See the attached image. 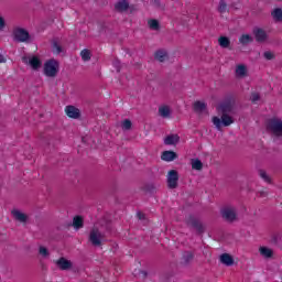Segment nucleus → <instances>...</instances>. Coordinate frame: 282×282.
<instances>
[{"instance_id":"f257e3e1","label":"nucleus","mask_w":282,"mask_h":282,"mask_svg":"<svg viewBox=\"0 0 282 282\" xmlns=\"http://www.w3.org/2000/svg\"><path fill=\"white\" fill-rule=\"evenodd\" d=\"M185 224L187 228H193L196 230L197 235H204L206 232V226L202 220L193 215H189L185 218Z\"/></svg>"},{"instance_id":"dca6fc26","label":"nucleus","mask_w":282,"mask_h":282,"mask_svg":"<svg viewBox=\"0 0 282 282\" xmlns=\"http://www.w3.org/2000/svg\"><path fill=\"white\" fill-rule=\"evenodd\" d=\"M161 160L164 162H173V160H177V153L174 151H164L161 155Z\"/></svg>"},{"instance_id":"39448f33","label":"nucleus","mask_w":282,"mask_h":282,"mask_svg":"<svg viewBox=\"0 0 282 282\" xmlns=\"http://www.w3.org/2000/svg\"><path fill=\"white\" fill-rule=\"evenodd\" d=\"M234 122L235 119H232L230 115H221V119H219V117L213 118V123L215 124L216 129H218V131L221 130V124L224 127H230V124H232Z\"/></svg>"},{"instance_id":"a878e982","label":"nucleus","mask_w":282,"mask_h":282,"mask_svg":"<svg viewBox=\"0 0 282 282\" xmlns=\"http://www.w3.org/2000/svg\"><path fill=\"white\" fill-rule=\"evenodd\" d=\"M252 41H253V39L249 34H243L239 39V43H241V45H250V43H252Z\"/></svg>"},{"instance_id":"2eb2a0df","label":"nucleus","mask_w":282,"mask_h":282,"mask_svg":"<svg viewBox=\"0 0 282 282\" xmlns=\"http://www.w3.org/2000/svg\"><path fill=\"white\" fill-rule=\"evenodd\" d=\"M194 259H195V254L193 252L185 251L181 259V265H184L186 268L187 265H191Z\"/></svg>"},{"instance_id":"6e6552de","label":"nucleus","mask_w":282,"mask_h":282,"mask_svg":"<svg viewBox=\"0 0 282 282\" xmlns=\"http://www.w3.org/2000/svg\"><path fill=\"white\" fill-rule=\"evenodd\" d=\"M177 182H180V173L176 170H171L167 172V188L171 191L177 188Z\"/></svg>"},{"instance_id":"c756f323","label":"nucleus","mask_w":282,"mask_h":282,"mask_svg":"<svg viewBox=\"0 0 282 282\" xmlns=\"http://www.w3.org/2000/svg\"><path fill=\"white\" fill-rule=\"evenodd\" d=\"M148 25H149L150 30H154V31L160 30V21H158L155 19L149 20Z\"/></svg>"},{"instance_id":"0eeeda50","label":"nucleus","mask_w":282,"mask_h":282,"mask_svg":"<svg viewBox=\"0 0 282 282\" xmlns=\"http://www.w3.org/2000/svg\"><path fill=\"white\" fill-rule=\"evenodd\" d=\"M234 109H235V102H232V100L230 99H227L217 106V111L218 113H221V115H230L232 113Z\"/></svg>"},{"instance_id":"c03bdc74","label":"nucleus","mask_w":282,"mask_h":282,"mask_svg":"<svg viewBox=\"0 0 282 282\" xmlns=\"http://www.w3.org/2000/svg\"><path fill=\"white\" fill-rule=\"evenodd\" d=\"M140 274L143 276V279H147L149 273H147V271H140Z\"/></svg>"},{"instance_id":"ddd939ff","label":"nucleus","mask_w":282,"mask_h":282,"mask_svg":"<svg viewBox=\"0 0 282 282\" xmlns=\"http://www.w3.org/2000/svg\"><path fill=\"white\" fill-rule=\"evenodd\" d=\"M65 111L68 118H73L74 120H78V118H80V109L75 106H66Z\"/></svg>"},{"instance_id":"a18cd8bd","label":"nucleus","mask_w":282,"mask_h":282,"mask_svg":"<svg viewBox=\"0 0 282 282\" xmlns=\"http://www.w3.org/2000/svg\"><path fill=\"white\" fill-rule=\"evenodd\" d=\"M139 219H144V215L139 214Z\"/></svg>"},{"instance_id":"9b49d317","label":"nucleus","mask_w":282,"mask_h":282,"mask_svg":"<svg viewBox=\"0 0 282 282\" xmlns=\"http://www.w3.org/2000/svg\"><path fill=\"white\" fill-rule=\"evenodd\" d=\"M253 34L258 43H265V41H268V33L263 29H253Z\"/></svg>"},{"instance_id":"ea45409f","label":"nucleus","mask_w":282,"mask_h":282,"mask_svg":"<svg viewBox=\"0 0 282 282\" xmlns=\"http://www.w3.org/2000/svg\"><path fill=\"white\" fill-rule=\"evenodd\" d=\"M155 184H148L145 185V191H148L149 193H153L155 191Z\"/></svg>"},{"instance_id":"b1692460","label":"nucleus","mask_w":282,"mask_h":282,"mask_svg":"<svg viewBox=\"0 0 282 282\" xmlns=\"http://www.w3.org/2000/svg\"><path fill=\"white\" fill-rule=\"evenodd\" d=\"M169 54H166V52L164 51H156L154 54V58L155 61H159L160 63H164V61H166Z\"/></svg>"},{"instance_id":"f8f14e48","label":"nucleus","mask_w":282,"mask_h":282,"mask_svg":"<svg viewBox=\"0 0 282 282\" xmlns=\"http://www.w3.org/2000/svg\"><path fill=\"white\" fill-rule=\"evenodd\" d=\"M22 61L26 65L29 64L32 67V69H35V70L36 69H41V65H43L41 59L39 57H36V56H33L29 61H28V57H23Z\"/></svg>"},{"instance_id":"c9c22d12","label":"nucleus","mask_w":282,"mask_h":282,"mask_svg":"<svg viewBox=\"0 0 282 282\" xmlns=\"http://www.w3.org/2000/svg\"><path fill=\"white\" fill-rule=\"evenodd\" d=\"M53 52L55 54H61L63 52V46H61L56 41L53 42Z\"/></svg>"},{"instance_id":"f704fd0d","label":"nucleus","mask_w":282,"mask_h":282,"mask_svg":"<svg viewBox=\"0 0 282 282\" xmlns=\"http://www.w3.org/2000/svg\"><path fill=\"white\" fill-rule=\"evenodd\" d=\"M227 9H228V4H226V1L219 0L218 11H219L221 14H224V12H226Z\"/></svg>"},{"instance_id":"58836bf2","label":"nucleus","mask_w":282,"mask_h":282,"mask_svg":"<svg viewBox=\"0 0 282 282\" xmlns=\"http://www.w3.org/2000/svg\"><path fill=\"white\" fill-rule=\"evenodd\" d=\"M261 100V96L259 95V93H252L251 94V102H257Z\"/></svg>"},{"instance_id":"7ed1b4c3","label":"nucleus","mask_w":282,"mask_h":282,"mask_svg":"<svg viewBox=\"0 0 282 282\" xmlns=\"http://www.w3.org/2000/svg\"><path fill=\"white\" fill-rule=\"evenodd\" d=\"M267 131H272L276 138H282V120L271 118L267 121Z\"/></svg>"},{"instance_id":"393cba45","label":"nucleus","mask_w":282,"mask_h":282,"mask_svg":"<svg viewBox=\"0 0 282 282\" xmlns=\"http://www.w3.org/2000/svg\"><path fill=\"white\" fill-rule=\"evenodd\" d=\"M218 43H219L220 47H223L225 50L230 47V39H228L227 36H220L218 39Z\"/></svg>"},{"instance_id":"a211bd4d","label":"nucleus","mask_w":282,"mask_h":282,"mask_svg":"<svg viewBox=\"0 0 282 282\" xmlns=\"http://www.w3.org/2000/svg\"><path fill=\"white\" fill-rule=\"evenodd\" d=\"M11 213L17 221H20L21 224H25V221H28V215L24 213H21L18 209H13Z\"/></svg>"},{"instance_id":"473e14b6","label":"nucleus","mask_w":282,"mask_h":282,"mask_svg":"<svg viewBox=\"0 0 282 282\" xmlns=\"http://www.w3.org/2000/svg\"><path fill=\"white\" fill-rule=\"evenodd\" d=\"M131 127H133V123H132L131 120H129V119L123 120L122 123H121V128H122L124 131L131 130Z\"/></svg>"},{"instance_id":"f3484780","label":"nucleus","mask_w":282,"mask_h":282,"mask_svg":"<svg viewBox=\"0 0 282 282\" xmlns=\"http://www.w3.org/2000/svg\"><path fill=\"white\" fill-rule=\"evenodd\" d=\"M117 12H127L129 10V0H120L115 4Z\"/></svg>"},{"instance_id":"e433bc0d","label":"nucleus","mask_w":282,"mask_h":282,"mask_svg":"<svg viewBox=\"0 0 282 282\" xmlns=\"http://www.w3.org/2000/svg\"><path fill=\"white\" fill-rule=\"evenodd\" d=\"M39 252L41 254V257H50V251L47 250V248L41 246L40 249H39Z\"/></svg>"},{"instance_id":"423d86ee","label":"nucleus","mask_w":282,"mask_h":282,"mask_svg":"<svg viewBox=\"0 0 282 282\" xmlns=\"http://www.w3.org/2000/svg\"><path fill=\"white\" fill-rule=\"evenodd\" d=\"M220 215L225 221H229V224H232V221L237 220V209L235 207H224L220 210Z\"/></svg>"},{"instance_id":"7c9ffc66","label":"nucleus","mask_w":282,"mask_h":282,"mask_svg":"<svg viewBox=\"0 0 282 282\" xmlns=\"http://www.w3.org/2000/svg\"><path fill=\"white\" fill-rule=\"evenodd\" d=\"M80 56H82V59L87 62V61H91V52L87 48H84L82 52H80Z\"/></svg>"},{"instance_id":"79ce46f5","label":"nucleus","mask_w":282,"mask_h":282,"mask_svg":"<svg viewBox=\"0 0 282 282\" xmlns=\"http://www.w3.org/2000/svg\"><path fill=\"white\" fill-rule=\"evenodd\" d=\"M3 28H6V20L0 17V31L3 30Z\"/></svg>"},{"instance_id":"bb28decb","label":"nucleus","mask_w":282,"mask_h":282,"mask_svg":"<svg viewBox=\"0 0 282 282\" xmlns=\"http://www.w3.org/2000/svg\"><path fill=\"white\" fill-rule=\"evenodd\" d=\"M192 169L194 171H202L204 169V163L199 159L192 160Z\"/></svg>"},{"instance_id":"4c0bfd02","label":"nucleus","mask_w":282,"mask_h":282,"mask_svg":"<svg viewBox=\"0 0 282 282\" xmlns=\"http://www.w3.org/2000/svg\"><path fill=\"white\" fill-rule=\"evenodd\" d=\"M263 56L267 61H274V53L267 51L263 53Z\"/></svg>"},{"instance_id":"6ab92c4d","label":"nucleus","mask_w":282,"mask_h":282,"mask_svg":"<svg viewBox=\"0 0 282 282\" xmlns=\"http://www.w3.org/2000/svg\"><path fill=\"white\" fill-rule=\"evenodd\" d=\"M220 262H223L224 265L230 267L235 264V259L229 253H223L220 256Z\"/></svg>"},{"instance_id":"1a4fd4ad","label":"nucleus","mask_w":282,"mask_h":282,"mask_svg":"<svg viewBox=\"0 0 282 282\" xmlns=\"http://www.w3.org/2000/svg\"><path fill=\"white\" fill-rule=\"evenodd\" d=\"M14 41H18V43H25L30 39V32L25 29H14L13 31Z\"/></svg>"},{"instance_id":"f03ea898","label":"nucleus","mask_w":282,"mask_h":282,"mask_svg":"<svg viewBox=\"0 0 282 282\" xmlns=\"http://www.w3.org/2000/svg\"><path fill=\"white\" fill-rule=\"evenodd\" d=\"M88 241H90L91 246L98 248L102 246V241H105V234L100 232L98 227H94L89 232Z\"/></svg>"},{"instance_id":"37998d69","label":"nucleus","mask_w":282,"mask_h":282,"mask_svg":"<svg viewBox=\"0 0 282 282\" xmlns=\"http://www.w3.org/2000/svg\"><path fill=\"white\" fill-rule=\"evenodd\" d=\"M6 57L3 56V54L0 53V63H6Z\"/></svg>"},{"instance_id":"aec40b11","label":"nucleus","mask_w":282,"mask_h":282,"mask_svg":"<svg viewBox=\"0 0 282 282\" xmlns=\"http://www.w3.org/2000/svg\"><path fill=\"white\" fill-rule=\"evenodd\" d=\"M259 252L261 257H264V259H272L274 251L268 247H260Z\"/></svg>"},{"instance_id":"20e7f679","label":"nucleus","mask_w":282,"mask_h":282,"mask_svg":"<svg viewBox=\"0 0 282 282\" xmlns=\"http://www.w3.org/2000/svg\"><path fill=\"white\" fill-rule=\"evenodd\" d=\"M44 74L48 78H55L58 74V61L50 59L44 64Z\"/></svg>"},{"instance_id":"9d476101","label":"nucleus","mask_w":282,"mask_h":282,"mask_svg":"<svg viewBox=\"0 0 282 282\" xmlns=\"http://www.w3.org/2000/svg\"><path fill=\"white\" fill-rule=\"evenodd\" d=\"M55 264L57 265V268L59 270H63V271L72 270V268L74 265L70 260H67L64 257L56 260Z\"/></svg>"},{"instance_id":"c85d7f7f","label":"nucleus","mask_w":282,"mask_h":282,"mask_svg":"<svg viewBox=\"0 0 282 282\" xmlns=\"http://www.w3.org/2000/svg\"><path fill=\"white\" fill-rule=\"evenodd\" d=\"M248 72V69L246 68V65L243 64H239L237 67H236V75L237 76H246V73Z\"/></svg>"},{"instance_id":"2f4dec72","label":"nucleus","mask_w":282,"mask_h":282,"mask_svg":"<svg viewBox=\"0 0 282 282\" xmlns=\"http://www.w3.org/2000/svg\"><path fill=\"white\" fill-rule=\"evenodd\" d=\"M259 176L265 181L268 184H270V182H272V180L270 178V176L268 175V173L264 170H259L258 171Z\"/></svg>"},{"instance_id":"5701e85b","label":"nucleus","mask_w":282,"mask_h":282,"mask_svg":"<svg viewBox=\"0 0 282 282\" xmlns=\"http://www.w3.org/2000/svg\"><path fill=\"white\" fill-rule=\"evenodd\" d=\"M84 226V220L80 216H75L73 218V227L75 228V230H80V228H83Z\"/></svg>"},{"instance_id":"4be33fe9","label":"nucleus","mask_w":282,"mask_h":282,"mask_svg":"<svg viewBox=\"0 0 282 282\" xmlns=\"http://www.w3.org/2000/svg\"><path fill=\"white\" fill-rule=\"evenodd\" d=\"M159 115L161 118H171V108H169V106L160 107Z\"/></svg>"},{"instance_id":"412c9836","label":"nucleus","mask_w":282,"mask_h":282,"mask_svg":"<svg viewBox=\"0 0 282 282\" xmlns=\"http://www.w3.org/2000/svg\"><path fill=\"white\" fill-rule=\"evenodd\" d=\"M193 109L196 113H204L206 111V102L196 101L194 102Z\"/></svg>"},{"instance_id":"72a5a7b5","label":"nucleus","mask_w":282,"mask_h":282,"mask_svg":"<svg viewBox=\"0 0 282 282\" xmlns=\"http://www.w3.org/2000/svg\"><path fill=\"white\" fill-rule=\"evenodd\" d=\"M151 6L156 8V10H164V4L160 0H151Z\"/></svg>"},{"instance_id":"a19ab883","label":"nucleus","mask_w":282,"mask_h":282,"mask_svg":"<svg viewBox=\"0 0 282 282\" xmlns=\"http://www.w3.org/2000/svg\"><path fill=\"white\" fill-rule=\"evenodd\" d=\"M112 65H113V67L117 69V72H118V74H119V72H120V69H121L120 62H119L118 59H115V61L112 62Z\"/></svg>"},{"instance_id":"4468645a","label":"nucleus","mask_w":282,"mask_h":282,"mask_svg":"<svg viewBox=\"0 0 282 282\" xmlns=\"http://www.w3.org/2000/svg\"><path fill=\"white\" fill-rule=\"evenodd\" d=\"M164 144L166 147H177L180 144V135L178 134H170L165 137Z\"/></svg>"},{"instance_id":"cd10ccee","label":"nucleus","mask_w":282,"mask_h":282,"mask_svg":"<svg viewBox=\"0 0 282 282\" xmlns=\"http://www.w3.org/2000/svg\"><path fill=\"white\" fill-rule=\"evenodd\" d=\"M271 15L275 21H280L282 23V9L281 8H275Z\"/></svg>"}]
</instances>
